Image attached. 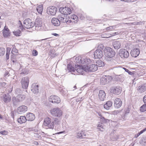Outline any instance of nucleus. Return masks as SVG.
<instances>
[{"instance_id": "nucleus-1", "label": "nucleus", "mask_w": 146, "mask_h": 146, "mask_svg": "<svg viewBox=\"0 0 146 146\" xmlns=\"http://www.w3.org/2000/svg\"><path fill=\"white\" fill-rule=\"evenodd\" d=\"M104 53L106 56V60L108 62V63L111 65L115 64L114 60L112 58L115 55V53L114 50L111 48L108 47L104 50Z\"/></svg>"}, {"instance_id": "nucleus-2", "label": "nucleus", "mask_w": 146, "mask_h": 146, "mask_svg": "<svg viewBox=\"0 0 146 146\" xmlns=\"http://www.w3.org/2000/svg\"><path fill=\"white\" fill-rule=\"evenodd\" d=\"M19 22L20 23L19 27L22 30L24 27L27 29H29L35 26V23L32 22L29 18L27 19L24 21L23 25L20 21H19Z\"/></svg>"}, {"instance_id": "nucleus-3", "label": "nucleus", "mask_w": 146, "mask_h": 146, "mask_svg": "<svg viewBox=\"0 0 146 146\" xmlns=\"http://www.w3.org/2000/svg\"><path fill=\"white\" fill-rule=\"evenodd\" d=\"M51 114L53 116L60 117L62 114V110L58 108H54L50 111Z\"/></svg>"}, {"instance_id": "nucleus-4", "label": "nucleus", "mask_w": 146, "mask_h": 146, "mask_svg": "<svg viewBox=\"0 0 146 146\" xmlns=\"http://www.w3.org/2000/svg\"><path fill=\"white\" fill-rule=\"evenodd\" d=\"M21 82L22 88L25 89H27L29 83V77L27 76L22 78Z\"/></svg>"}, {"instance_id": "nucleus-5", "label": "nucleus", "mask_w": 146, "mask_h": 146, "mask_svg": "<svg viewBox=\"0 0 146 146\" xmlns=\"http://www.w3.org/2000/svg\"><path fill=\"white\" fill-rule=\"evenodd\" d=\"M86 65L82 66L80 65H75L76 70L78 73L83 75L84 74V71L86 72Z\"/></svg>"}, {"instance_id": "nucleus-6", "label": "nucleus", "mask_w": 146, "mask_h": 146, "mask_svg": "<svg viewBox=\"0 0 146 146\" xmlns=\"http://www.w3.org/2000/svg\"><path fill=\"white\" fill-rule=\"evenodd\" d=\"M112 79V77L109 76H105L102 77L100 80V83L102 85H105L110 82Z\"/></svg>"}, {"instance_id": "nucleus-7", "label": "nucleus", "mask_w": 146, "mask_h": 146, "mask_svg": "<svg viewBox=\"0 0 146 146\" xmlns=\"http://www.w3.org/2000/svg\"><path fill=\"white\" fill-rule=\"evenodd\" d=\"M119 54L121 58H127L129 56V54L126 50L121 49L119 50Z\"/></svg>"}, {"instance_id": "nucleus-8", "label": "nucleus", "mask_w": 146, "mask_h": 146, "mask_svg": "<svg viewBox=\"0 0 146 146\" xmlns=\"http://www.w3.org/2000/svg\"><path fill=\"white\" fill-rule=\"evenodd\" d=\"M44 125L49 128L53 129L54 127L53 122H51L50 119L49 117L46 118L44 120Z\"/></svg>"}, {"instance_id": "nucleus-9", "label": "nucleus", "mask_w": 146, "mask_h": 146, "mask_svg": "<svg viewBox=\"0 0 146 146\" xmlns=\"http://www.w3.org/2000/svg\"><path fill=\"white\" fill-rule=\"evenodd\" d=\"M56 8L53 6L48 7L47 9V13L50 15H54L56 14Z\"/></svg>"}, {"instance_id": "nucleus-10", "label": "nucleus", "mask_w": 146, "mask_h": 146, "mask_svg": "<svg viewBox=\"0 0 146 146\" xmlns=\"http://www.w3.org/2000/svg\"><path fill=\"white\" fill-rule=\"evenodd\" d=\"M86 72H93L96 71L98 69L97 66L96 64L86 65Z\"/></svg>"}, {"instance_id": "nucleus-11", "label": "nucleus", "mask_w": 146, "mask_h": 146, "mask_svg": "<svg viewBox=\"0 0 146 146\" xmlns=\"http://www.w3.org/2000/svg\"><path fill=\"white\" fill-rule=\"evenodd\" d=\"M60 99L59 97L56 96H52L50 97L49 101L55 104H58L60 102Z\"/></svg>"}, {"instance_id": "nucleus-12", "label": "nucleus", "mask_w": 146, "mask_h": 146, "mask_svg": "<svg viewBox=\"0 0 146 146\" xmlns=\"http://www.w3.org/2000/svg\"><path fill=\"white\" fill-rule=\"evenodd\" d=\"M94 58L95 59H100L103 56L102 51L99 49H97L94 51Z\"/></svg>"}, {"instance_id": "nucleus-13", "label": "nucleus", "mask_w": 146, "mask_h": 146, "mask_svg": "<svg viewBox=\"0 0 146 146\" xmlns=\"http://www.w3.org/2000/svg\"><path fill=\"white\" fill-rule=\"evenodd\" d=\"M42 21L40 19L37 18L35 23V29L37 30H40L42 29Z\"/></svg>"}, {"instance_id": "nucleus-14", "label": "nucleus", "mask_w": 146, "mask_h": 146, "mask_svg": "<svg viewBox=\"0 0 146 146\" xmlns=\"http://www.w3.org/2000/svg\"><path fill=\"white\" fill-rule=\"evenodd\" d=\"M60 11L63 13L64 15L70 14L71 13V10L70 9L67 7H61L60 9Z\"/></svg>"}, {"instance_id": "nucleus-15", "label": "nucleus", "mask_w": 146, "mask_h": 146, "mask_svg": "<svg viewBox=\"0 0 146 146\" xmlns=\"http://www.w3.org/2000/svg\"><path fill=\"white\" fill-rule=\"evenodd\" d=\"M121 89L119 86L112 87L111 89V91L114 94L117 95L119 94L121 92Z\"/></svg>"}, {"instance_id": "nucleus-16", "label": "nucleus", "mask_w": 146, "mask_h": 146, "mask_svg": "<svg viewBox=\"0 0 146 146\" xmlns=\"http://www.w3.org/2000/svg\"><path fill=\"white\" fill-rule=\"evenodd\" d=\"M27 110V108L25 106H21L17 108V112L19 114L25 112Z\"/></svg>"}, {"instance_id": "nucleus-17", "label": "nucleus", "mask_w": 146, "mask_h": 146, "mask_svg": "<svg viewBox=\"0 0 146 146\" xmlns=\"http://www.w3.org/2000/svg\"><path fill=\"white\" fill-rule=\"evenodd\" d=\"M140 49L139 48H135L131 50V54L132 56L136 57L140 54Z\"/></svg>"}, {"instance_id": "nucleus-18", "label": "nucleus", "mask_w": 146, "mask_h": 146, "mask_svg": "<svg viewBox=\"0 0 146 146\" xmlns=\"http://www.w3.org/2000/svg\"><path fill=\"white\" fill-rule=\"evenodd\" d=\"M38 85H36V83H34L31 86V90L34 93H38Z\"/></svg>"}, {"instance_id": "nucleus-19", "label": "nucleus", "mask_w": 146, "mask_h": 146, "mask_svg": "<svg viewBox=\"0 0 146 146\" xmlns=\"http://www.w3.org/2000/svg\"><path fill=\"white\" fill-rule=\"evenodd\" d=\"M76 60H77V62L79 63L82 64H88V62H89V60H90L89 59H85L82 58H76Z\"/></svg>"}, {"instance_id": "nucleus-20", "label": "nucleus", "mask_w": 146, "mask_h": 146, "mask_svg": "<svg viewBox=\"0 0 146 146\" xmlns=\"http://www.w3.org/2000/svg\"><path fill=\"white\" fill-rule=\"evenodd\" d=\"M51 23L52 25L55 26H58L60 25V21L58 17L52 18L51 20Z\"/></svg>"}, {"instance_id": "nucleus-21", "label": "nucleus", "mask_w": 146, "mask_h": 146, "mask_svg": "<svg viewBox=\"0 0 146 146\" xmlns=\"http://www.w3.org/2000/svg\"><path fill=\"white\" fill-rule=\"evenodd\" d=\"M122 105L121 100L118 98H116L114 102V106L116 108H119Z\"/></svg>"}, {"instance_id": "nucleus-22", "label": "nucleus", "mask_w": 146, "mask_h": 146, "mask_svg": "<svg viewBox=\"0 0 146 146\" xmlns=\"http://www.w3.org/2000/svg\"><path fill=\"white\" fill-rule=\"evenodd\" d=\"M26 117L27 120L30 121L34 120L35 118V115L29 112L27 113Z\"/></svg>"}, {"instance_id": "nucleus-23", "label": "nucleus", "mask_w": 146, "mask_h": 146, "mask_svg": "<svg viewBox=\"0 0 146 146\" xmlns=\"http://www.w3.org/2000/svg\"><path fill=\"white\" fill-rule=\"evenodd\" d=\"M98 98L101 101H103L106 98V94L104 91L102 90L99 91Z\"/></svg>"}, {"instance_id": "nucleus-24", "label": "nucleus", "mask_w": 146, "mask_h": 146, "mask_svg": "<svg viewBox=\"0 0 146 146\" xmlns=\"http://www.w3.org/2000/svg\"><path fill=\"white\" fill-rule=\"evenodd\" d=\"M113 45L115 49H119L121 46V42L119 41H115L113 43Z\"/></svg>"}, {"instance_id": "nucleus-25", "label": "nucleus", "mask_w": 146, "mask_h": 146, "mask_svg": "<svg viewBox=\"0 0 146 146\" xmlns=\"http://www.w3.org/2000/svg\"><path fill=\"white\" fill-rule=\"evenodd\" d=\"M64 15H59L58 16V18L60 21V24L61 23H68V21H67V19L64 18Z\"/></svg>"}, {"instance_id": "nucleus-26", "label": "nucleus", "mask_w": 146, "mask_h": 146, "mask_svg": "<svg viewBox=\"0 0 146 146\" xmlns=\"http://www.w3.org/2000/svg\"><path fill=\"white\" fill-rule=\"evenodd\" d=\"M11 99V96L8 94L3 95V100L5 103H7L9 102L10 101Z\"/></svg>"}, {"instance_id": "nucleus-27", "label": "nucleus", "mask_w": 146, "mask_h": 146, "mask_svg": "<svg viewBox=\"0 0 146 146\" xmlns=\"http://www.w3.org/2000/svg\"><path fill=\"white\" fill-rule=\"evenodd\" d=\"M27 120L26 117L23 116H20V118L17 119L18 122L20 124L25 123Z\"/></svg>"}, {"instance_id": "nucleus-28", "label": "nucleus", "mask_w": 146, "mask_h": 146, "mask_svg": "<svg viewBox=\"0 0 146 146\" xmlns=\"http://www.w3.org/2000/svg\"><path fill=\"white\" fill-rule=\"evenodd\" d=\"M112 104V102L110 101H108L104 105V108L107 110H108L111 106Z\"/></svg>"}, {"instance_id": "nucleus-29", "label": "nucleus", "mask_w": 146, "mask_h": 146, "mask_svg": "<svg viewBox=\"0 0 146 146\" xmlns=\"http://www.w3.org/2000/svg\"><path fill=\"white\" fill-rule=\"evenodd\" d=\"M21 102L17 97H13L12 98V102L14 106L17 105Z\"/></svg>"}, {"instance_id": "nucleus-30", "label": "nucleus", "mask_w": 146, "mask_h": 146, "mask_svg": "<svg viewBox=\"0 0 146 146\" xmlns=\"http://www.w3.org/2000/svg\"><path fill=\"white\" fill-rule=\"evenodd\" d=\"M105 127L102 123H100L97 126V128L98 129L99 131H103L105 129Z\"/></svg>"}, {"instance_id": "nucleus-31", "label": "nucleus", "mask_w": 146, "mask_h": 146, "mask_svg": "<svg viewBox=\"0 0 146 146\" xmlns=\"http://www.w3.org/2000/svg\"><path fill=\"white\" fill-rule=\"evenodd\" d=\"M86 134L84 132L82 131L79 132L77 134V138H84L85 137Z\"/></svg>"}, {"instance_id": "nucleus-32", "label": "nucleus", "mask_w": 146, "mask_h": 146, "mask_svg": "<svg viewBox=\"0 0 146 146\" xmlns=\"http://www.w3.org/2000/svg\"><path fill=\"white\" fill-rule=\"evenodd\" d=\"M145 90H146V87L143 85L139 86L137 89V90L140 93L143 92Z\"/></svg>"}, {"instance_id": "nucleus-33", "label": "nucleus", "mask_w": 146, "mask_h": 146, "mask_svg": "<svg viewBox=\"0 0 146 146\" xmlns=\"http://www.w3.org/2000/svg\"><path fill=\"white\" fill-rule=\"evenodd\" d=\"M43 9V5H40L38 6L36 8V10L38 13L41 14Z\"/></svg>"}, {"instance_id": "nucleus-34", "label": "nucleus", "mask_w": 146, "mask_h": 146, "mask_svg": "<svg viewBox=\"0 0 146 146\" xmlns=\"http://www.w3.org/2000/svg\"><path fill=\"white\" fill-rule=\"evenodd\" d=\"M68 70L70 72H74L76 70L75 68L72 67L71 64H68L67 66Z\"/></svg>"}, {"instance_id": "nucleus-35", "label": "nucleus", "mask_w": 146, "mask_h": 146, "mask_svg": "<svg viewBox=\"0 0 146 146\" xmlns=\"http://www.w3.org/2000/svg\"><path fill=\"white\" fill-rule=\"evenodd\" d=\"M17 97H18L21 102L25 99L26 96L24 95L19 94L17 96Z\"/></svg>"}, {"instance_id": "nucleus-36", "label": "nucleus", "mask_w": 146, "mask_h": 146, "mask_svg": "<svg viewBox=\"0 0 146 146\" xmlns=\"http://www.w3.org/2000/svg\"><path fill=\"white\" fill-rule=\"evenodd\" d=\"M96 65L98 66L101 67L104 66V62H102L101 60H99L96 62Z\"/></svg>"}, {"instance_id": "nucleus-37", "label": "nucleus", "mask_w": 146, "mask_h": 146, "mask_svg": "<svg viewBox=\"0 0 146 146\" xmlns=\"http://www.w3.org/2000/svg\"><path fill=\"white\" fill-rule=\"evenodd\" d=\"M129 110L128 108H127L124 110V113L123 115L122 116V117L123 119L129 113Z\"/></svg>"}, {"instance_id": "nucleus-38", "label": "nucleus", "mask_w": 146, "mask_h": 146, "mask_svg": "<svg viewBox=\"0 0 146 146\" xmlns=\"http://www.w3.org/2000/svg\"><path fill=\"white\" fill-rule=\"evenodd\" d=\"M3 33V36L5 37H7L10 35L9 31L4 30Z\"/></svg>"}, {"instance_id": "nucleus-39", "label": "nucleus", "mask_w": 146, "mask_h": 146, "mask_svg": "<svg viewBox=\"0 0 146 146\" xmlns=\"http://www.w3.org/2000/svg\"><path fill=\"white\" fill-rule=\"evenodd\" d=\"M140 110L141 112H143L146 111V104L145 103L140 108Z\"/></svg>"}, {"instance_id": "nucleus-40", "label": "nucleus", "mask_w": 146, "mask_h": 146, "mask_svg": "<svg viewBox=\"0 0 146 146\" xmlns=\"http://www.w3.org/2000/svg\"><path fill=\"white\" fill-rule=\"evenodd\" d=\"M60 119L56 118L54 119L53 122L54 125H58L60 124Z\"/></svg>"}, {"instance_id": "nucleus-41", "label": "nucleus", "mask_w": 146, "mask_h": 146, "mask_svg": "<svg viewBox=\"0 0 146 146\" xmlns=\"http://www.w3.org/2000/svg\"><path fill=\"white\" fill-rule=\"evenodd\" d=\"M124 69L125 72L128 73V74L130 75H132L133 74V73L132 72H131L129 70L127 69V68H120V70H122Z\"/></svg>"}, {"instance_id": "nucleus-42", "label": "nucleus", "mask_w": 146, "mask_h": 146, "mask_svg": "<svg viewBox=\"0 0 146 146\" xmlns=\"http://www.w3.org/2000/svg\"><path fill=\"white\" fill-rule=\"evenodd\" d=\"M18 52V50L15 48L13 47V48L12 50L11 53L13 54V55H15V54L17 53Z\"/></svg>"}, {"instance_id": "nucleus-43", "label": "nucleus", "mask_w": 146, "mask_h": 146, "mask_svg": "<svg viewBox=\"0 0 146 146\" xmlns=\"http://www.w3.org/2000/svg\"><path fill=\"white\" fill-rule=\"evenodd\" d=\"M5 52V48H0V56H2L4 55Z\"/></svg>"}, {"instance_id": "nucleus-44", "label": "nucleus", "mask_w": 146, "mask_h": 146, "mask_svg": "<svg viewBox=\"0 0 146 146\" xmlns=\"http://www.w3.org/2000/svg\"><path fill=\"white\" fill-rule=\"evenodd\" d=\"M21 33V31L19 30H18L16 31L13 32L14 34L17 36H20Z\"/></svg>"}, {"instance_id": "nucleus-45", "label": "nucleus", "mask_w": 146, "mask_h": 146, "mask_svg": "<svg viewBox=\"0 0 146 146\" xmlns=\"http://www.w3.org/2000/svg\"><path fill=\"white\" fill-rule=\"evenodd\" d=\"M100 121L103 123H107L108 122V119L105 118L103 117H100Z\"/></svg>"}, {"instance_id": "nucleus-46", "label": "nucleus", "mask_w": 146, "mask_h": 146, "mask_svg": "<svg viewBox=\"0 0 146 146\" xmlns=\"http://www.w3.org/2000/svg\"><path fill=\"white\" fill-rule=\"evenodd\" d=\"M8 133V131L6 130H4L0 131V134L3 135H7Z\"/></svg>"}, {"instance_id": "nucleus-47", "label": "nucleus", "mask_w": 146, "mask_h": 146, "mask_svg": "<svg viewBox=\"0 0 146 146\" xmlns=\"http://www.w3.org/2000/svg\"><path fill=\"white\" fill-rule=\"evenodd\" d=\"M15 92L17 94L19 95L21 93L22 91L20 88H17L16 89Z\"/></svg>"}, {"instance_id": "nucleus-48", "label": "nucleus", "mask_w": 146, "mask_h": 146, "mask_svg": "<svg viewBox=\"0 0 146 146\" xmlns=\"http://www.w3.org/2000/svg\"><path fill=\"white\" fill-rule=\"evenodd\" d=\"M61 92L63 95L66 96L68 94V92L66 90H62Z\"/></svg>"}, {"instance_id": "nucleus-49", "label": "nucleus", "mask_w": 146, "mask_h": 146, "mask_svg": "<svg viewBox=\"0 0 146 146\" xmlns=\"http://www.w3.org/2000/svg\"><path fill=\"white\" fill-rule=\"evenodd\" d=\"M104 46L102 44H100L98 45V49L102 50L104 48Z\"/></svg>"}, {"instance_id": "nucleus-50", "label": "nucleus", "mask_w": 146, "mask_h": 146, "mask_svg": "<svg viewBox=\"0 0 146 146\" xmlns=\"http://www.w3.org/2000/svg\"><path fill=\"white\" fill-rule=\"evenodd\" d=\"M71 19L75 20L76 21H77L78 19V17L76 15H74L71 17Z\"/></svg>"}, {"instance_id": "nucleus-51", "label": "nucleus", "mask_w": 146, "mask_h": 146, "mask_svg": "<svg viewBox=\"0 0 146 146\" xmlns=\"http://www.w3.org/2000/svg\"><path fill=\"white\" fill-rule=\"evenodd\" d=\"M11 59L13 62H15L16 61L15 59V56L14 55H11Z\"/></svg>"}, {"instance_id": "nucleus-52", "label": "nucleus", "mask_w": 146, "mask_h": 146, "mask_svg": "<svg viewBox=\"0 0 146 146\" xmlns=\"http://www.w3.org/2000/svg\"><path fill=\"white\" fill-rule=\"evenodd\" d=\"M38 52L36 50H33L32 51V54L34 56H36L38 54Z\"/></svg>"}, {"instance_id": "nucleus-53", "label": "nucleus", "mask_w": 146, "mask_h": 146, "mask_svg": "<svg viewBox=\"0 0 146 146\" xmlns=\"http://www.w3.org/2000/svg\"><path fill=\"white\" fill-rule=\"evenodd\" d=\"M6 83L5 82L1 83L0 84V85L3 88L6 87Z\"/></svg>"}, {"instance_id": "nucleus-54", "label": "nucleus", "mask_w": 146, "mask_h": 146, "mask_svg": "<svg viewBox=\"0 0 146 146\" xmlns=\"http://www.w3.org/2000/svg\"><path fill=\"white\" fill-rule=\"evenodd\" d=\"M84 99V98H83V97H82L81 98H77L76 100V102H78L79 101H81L83 100Z\"/></svg>"}, {"instance_id": "nucleus-55", "label": "nucleus", "mask_w": 146, "mask_h": 146, "mask_svg": "<svg viewBox=\"0 0 146 146\" xmlns=\"http://www.w3.org/2000/svg\"><path fill=\"white\" fill-rule=\"evenodd\" d=\"M113 26H110V27H108L106 28V29L107 30H110V31L112 30V29H113Z\"/></svg>"}, {"instance_id": "nucleus-56", "label": "nucleus", "mask_w": 146, "mask_h": 146, "mask_svg": "<svg viewBox=\"0 0 146 146\" xmlns=\"http://www.w3.org/2000/svg\"><path fill=\"white\" fill-rule=\"evenodd\" d=\"M11 48L9 47H7L6 49V53L10 54Z\"/></svg>"}, {"instance_id": "nucleus-57", "label": "nucleus", "mask_w": 146, "mask_h": 146, "mask_svg": "<svg viewBox=\"0 0 146 146\" xmlns=\"http://www.w3.org/2000/svg\"><path fill=\"white\" fill-rule=\"evenodd\" d=\"M146 131V127L143 129V130H141V131H140L139 133V134L141 135L143 133V132L145 131Z\"/></svg>"}, {"instance_id": "nucleus-58", "label": "nucleus", "mask_w": 146, "mask_h": 146, "mask_svg": "<svg viewBox=\"0 0 146 146\" xmlns=\"http://www.w3.org/2000/svg\"><path fill=\"white\" fill-rule=\"evenodd\" d=\"M9 73L8 71H5V74L4 76L5 77H6V76H9Z\"/></svg>"}, {"instance_id": "nucleus-59", "label": "nucleus", "mask_w": 146, "mask_h": 146, "mask_svg": "<svg viewBox=\"0 0 146 146\" xmlns=\"http://www.w3.org/2000/svg\"><path fill=\"white\" fill-rule=\"evenodd\" d=\"M143 100L144 103L146 104V95L144 97Z\"/></svg>"}, {"instance_id": "nucleus-60", "label": "nucleus", "mask_w": 146, "mask_h": 146, "mask_svg": "<svg viewBox=\"0 0 146 146\" xmlns=\"http://www.w3.org/2000/svg\"><path fill=\"white\" fill-rule=\"evenodd\" d=\"M9 54L6 53V58L7 60H8L9 58Z\"/></svg>"}, {"instance_id": "nucleus-61", "label": "nucleus", "mask_w": 146, "mask_h": 146, "mask_svg": "<svg viewBox=\"0 0 146 146\" xmlns=\"http://www.w3.org/2000/svg\"><path fill=\"white\" fill-rule=\"evenodd\" d=\"M97 113L98 115L100 117H100H103L101 112H97Z\"/></svg>"}, {"instance_id": "nucleus-62", "label": "nucleus", "mask_w": 146, "mask_h": 146, "mask_svg": "<svg viewBox=\"0 0 146 146\" xmlns=\"http://www.w3.org/2000/svg\"><path fill=\"white\" fill-rule=\"evenodd\" d=\"M143 22L140 21L139 22H137L135 23L136 25H141Z\"/></svg>"}, {"instance_id": "nucleus-63", "label": "nucleus", "mask_w": 146, "mask_h": 146, "mask_svg": "<svg viewBox=\"0 0 146 146\" xmlns=\"http://www.w3.org/2000/svg\"><path fill=\"white\" fill-rule=\"evenodd\" d=\"M133 0H124V1L127 2H133Z\"/></svg>"}, {"instance_id": "nucleus-64", "label": "nucleus", "mask_w": 146, "mask_h": 146, "mask_svg": "<svg viewBox=\"0 0 146 146\" xmlns=\"http://www.w3.org/2000/svg\"><path fill=\"white\" fill-rule=\"evenodd\" d=\"M0 119L3 120L4 118L0 114Z\"/></svg>"}]
</instances>
